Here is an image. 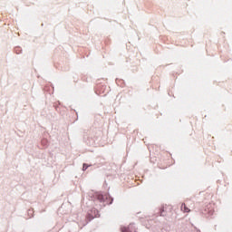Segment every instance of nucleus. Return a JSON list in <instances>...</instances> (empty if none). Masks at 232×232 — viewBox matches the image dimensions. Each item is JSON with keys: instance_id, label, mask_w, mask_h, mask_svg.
Returning <instances> with one entry per match:
<instances>
[{"instance_id": "nucleus-1", "label": "nucleus", "mask_w": 232, "mask_h": 232, "mask_svg": "<svg viewBox=\"0 0 232 232\" xmlns=\"http://www.w3.org/2000/svg\"><path fill=\"white\" fill-rule=\"evenodd\" d=\"M121 232H137V230H135L133 225H130L129 227H121Z\"/></svg>"}, {"instance_id": "nucleus-2", "label": "nucleus", "mask_w": 232, "mask_h": 232, "mask_svg": "<svg viewBox=\"0 0 232 232\" xmlns=\"http://www.w3.org/2000/svg\"><path fill=\"white\" fill-rule=\"evenodd\" d=\"M95 198H97L98 200H100V202H102L104 200V196H102V194L97 192L94 195Z\"/></svg>"}, {"instance_id": "nucleus-3", "label": "nucleus", "mask_w": 232, "mask_h": 232, "mask_svg": "<svg viewBox=\"0 0 232 232\" xmlns=\"http://www.w3.org/2000/svg\"><path fill=\"white\" fill-rule=\"evenodd\" d=\"M181 211H183V213H189V211H191L188 208H187V206L182 203L181 204Z\"/></svg>"}, {"instance_id": "nucleus-4", "label": "nucleus", "mask_w": 232, "mask_h": 232, "mask_svg": "<svg viewBox=\"0 0 232 232\" xmlns=\"http://www.w3.org/2000/svg\"><path fill=\"white\" fill-rule=\"evenodd\" d=\"M82 169H83V171H86V169H88V164L84 163Z\"/></svg>"}, {"instance_id": "nucleus-5", "label": "nucleus", "mask_w": 232, "mask_h": 232, "mask_svg": "<svg viewBox=\"0 0 232 232\" xmlns=\"http://www.w3.org/2000/svg\"><path fill=\"white\" fill-rule=\"evenodd\" d=\"M161 217H164V214L161 212Z\"/></svg>"}]
</instances>
